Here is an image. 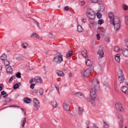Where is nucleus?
<instances>
[{
	"mask_svg": "<svg viewBox=\"0 0 128 128\" xmlns=\"http://www.w3.org/2000/svg\"><path fill=\"white\" fill-rule=\"evenodd\" d=\"M110 38L109 37H106L105 38V40L107 42H110Z\"/></svg>",
	"mask_w": 128,
	"mask_h": 128,
	"instance_id": "nucleus-47",
	"label": "nucleus"
},
{
	"mask_svg": "<svg viewBox=\"0 0 128 128\" xmlns=\"http://www.w3.org/2000/svg\"><path fill=\"white\" fill-rule=\"evenodd\" d=\"M11 101V99L9 98H6L5 100V101L6 102H8Z\"/></svg>",
	"mask_w": 128,
	"mask_h": 128,
	"instance_id": "nucleus-43",
	"label": "nucleus"
},
{
	"mask_svg": "<svg viewBox=\"0 0 128 128\" xmlns=\"http://www.w3.org/2000/svg\"><path fill=\"white\" fill-rule=\"evenodd\" d=\"M8 94H6V95L3 96V98H5L7 97L8 96Z\"/></svg>",
	"mask_w": 128,
	"mask_h": 128,
	"instance_id": "nucleus-63",
	"label": "nucleus"
},
{
	"mask_svg": "<svg viewBox=\"0 0 128 128\" xmlns=\"http://www.w3.org/2000/svg\"><path fill=\"white\" fill-rule=\"evenodd\" d=\"M6 69V72L9 74H10L12 72V70L11 66H9Z\"/></svg>",
	"mask_w": 128,
	"mask_h": 128,
	"instance_id": "nucleus-20",
	"label": "nucleus"
},
{
	"mask_svg": "<svg viewBox=\"0 0 128 128\" xmlns=\"http://www.w3.org/2000/svg\"><path fill=\"white\" fill-rule=\"evenodd\" d=\"M22 47L24 48H26L28 46V44L26 43H24L22 44Z\"/></svg>",
	"mask_w": 128,
	"mask_h": 128,
	"instance_id": "nucleus-35",
	"label": "nucleus"
},
{
	"mask_svg": "<svg viewBox=\"0 0 128 128\" xmlns=\"http://www.w3.org/2000/svg\"><path fill=\"white\" fill-rule=\"evenodd\" d=\"M83 112V109L82 108L80 107H79V114L80 115L82 114V112Z\"/></svg>",
	"mask_w": 128,
	"mask_h": 128,
	"instance_id": "nucleus-29",
	"label": "nucleus"
},
{
	"mask_svg": "<svg viewBox=\"0 0 128 128\" xmlns=\"http://www.w3.org/2000/svg\"><path fill=\"white\" fill-rule=\"evenodd\" d=\"M87 52L86 50L85 49H83L81 52V54L84 57L86 58L88 57L86 54Z\"/></svg>",
	"mask_w": 128,
	"mask_h": 128,
	"instance_id": "nucleus-17",
	"label": "nucleus"
},
{
	"mask_svg": "<svg viewBox=\"0 0 128 128\" xmlns=\"http://www.w3.org/2000/svg\"><path fill=\"white\" fill-rule=\"evenodd\" d=\"M111 24L114 25V29L116 30L117 31L120 28V23L119 19L118 18H116L114 20V22L113 23L112 22Z\"/></svg>",
	"mask_w": 128,
	"mask_h": 128,
	"instance_id": "nucleus-3",
	"label": "nucleus"
},
{
	"mask_svg": "<svg viewBox=\"0 0 128 128\" xmlns=\"http://www.w3.org/2000/svg\"><path fill=\"white\" fill-rule=\"evenodd\" d=\"M34 81L37 83H41L42 82V81L40 77L39 76H37L36 78L34 79Z\"/></svg>",
	"mask_w": 128,
	"mask_h": 128,
	"instance_id": "nucleus-12",
	"label": "nucleus"
},
{
	"mask_svg": "<svg viewBox=\"0 0 128 128\" xmlns=\"http://www.w3.org/2000/svg\"><path fill=\"white\" fill-rule=\"evenodd\" d=\"M115 59L118 62H119L120 60V58L119 57L115 56Z\"/></svg>",
	"mask_w": 128,
	"mask_h": 128,
	"instance_id": "nucleus-44",
	"label": "nucleus"
},
{
	"mask_svg": "<svg viewBox=\"0 0 128 128\" xmlns=\"http://www.w3.org/2000/svg\"><path fill=\"white\" fill-rule=\"evenodd\" d=\"M1 59L4 61L5 60L6 58V56L5 54H3L0 56Z\"/></svg>",
	"mask_w": 128,
	"mask_h": 128,
	"instance_id": "nucleus-23",
	"label": "nucleus"
},
{
	"mask_svg": "<svg viewBox=\"0 0 128 128\" xmlns=\"http://www.w3.org/2000/svg\"><path fill=\"white\" fill-rule=\"evenodd\" d=\"M34 106L37 108H38L40 107V102L38 101V100L36 98H34L33 100Z\"/></svg>",
	"mask_w": 128,
	"mask_h": 128,
	"instance_id": "nucleus-9",
	"label": "nucleus"
},
{
	"mask_svg": "<svg viewBox=\"0 0 128 128\" xmlns=\"http://www.w3.org/2000/svg\"><path fill=\"white\" fill-rule=\"evenodd\" d=\"M68 75L70 77H72V74L71 73L69 74Z\"/></svg>",
	"mask_w": 128,
	"mask_h": 128,
	"instance_id": "nucleus-61",
	"label": "nucleus"
},
{
	"mask_svg": "<svg viewBox=\"0 0 128 128\" xmlns=\"http://www.w3.org/2000/svg\"><path fill=\"white\" fill-rule=\"evenodd\" d=\"M86 65L88 66H90L92 64L90 60L89 59L87 60L86 61Z\"/></svg>",
	"mask_w": 128,
	"mask_h": 128,
	"instance_id": "nucleus-26",
	"label": "nucleus"
},
{
	"mask_svg": "<svg viewBox=\"0 0 128 128\" xmlns=\"http://www.w3.org/2000/svg\"><path fill=\"white\" fill-rule=\"evenodd\" d=\"M63 107L64 109L66 111H68L70 110V106L68 104H67L65 103H64Z\"/></svg>",
	"mask_w": 128,
	"mask_h": 128,
	"instance_id": "nucleus-14",
	"label": "nucleus"
},
{
	"mask_svg": "<svg viewBox=\"0 0 128 128\" xmlns=\"http://www.w3.org/2000/svg\"><path fill=\"white\" fill-rule=\"evenodd\" d=\"M118 80L120 84L124 82L125 80L123 71L122 70L119 69L118 73Z\"/></svg>",
	"mask_w": 128,
	"mask_h": 128,
	"instance_id": "nucleus-6",
	"label": "nucleus"
},
{
	"mask_svg": "<svg viewBox=\"0 0 128 128\" xmlns=\"http://www.w3.org/2000/svg\"><path fill=\"white\" fill-rule=\"evenodd\" d=\"M85 3V2L83 0L80 2L79 3V4L80 6H82Z\"/></svg>",
	"mask_w": 128,
	"mask_h": 128,
	"instance_id": "nucleus-42",
	"label": "nucleus"
},
{
	"mask_svg": "<svg viewBox=\"0 0 128 128\" xmlns=\"http://www.w3.org/2000/svg\"><path fill=\"white\" fill-rule=\"evenodd\" d=\"M92 87L90 88V95L92 106L94 107L96 106V91L99 88V82L96 80H93L92 82Z\"/></svg>",
	"mask_w": 128,
	"mask_h": 128,
	"instance_id": "nucleus-1",
	"label": "nucleus"
},
{
	"mask_svg": "<svg viewBox=\"0 0 128 128\" xmlns=\"http://www.w3.org/2000/svg\"><path fill=\"white\" fill-rule=\"evenodd\" d=\"M10 64L9 62L7 60H6L4 61V64L5 65H6V66H8Z\"/></svg>",
	"mask_w": 128,
	"mask_h": 128,
	"instance_id": "nucleus-34",
	"label": "nucleus"
},
{
	"mask_svg": "<svg viewBox=\"0 0 128 128\" xmlns=\"http://www.w3.org/2000/svg\"><path fill=\"white\" fill-rule=\"evenodd\" d=\"M48 36L50 38H52V34L49 33L48 35Z\"/></svg>",
	"mask_w": 128,
	"mask_h": 128,
	"instance_id": "nucleus-58",
	"label": "nucleus"
},
{
	"mask_svg": "<svg viewBox=\"0 0 128 128\" xmlns=\"http://www.w3.org/2000/svg\"><path fill=\"white\" fill-rule=\"evenodd\" d=\"M24 58V56H21L20 57V60H21L23 59Z\"/></svg>",
	"mask_w": 128,
	"mask_h": 128,
	"instance_id": "nucleus-60",
	"label": "nucleus"
},
{
	"mask_svg": "<svg viewBox=\"0 0 128 128\" xmlns=\"http://www.w3.org/2000/svg\"><path fill=\"white\" fill-rule=\"evenodd\" d=\"M86 15L88 18L92 17L94 18L95 17V12L90 8H88L86 9Z\"/></svg>",
	"mask_w": 128,
	"mask_h": 128,
	"instance_id": "nucleus-4",
	"label": "nucleus"
},
{
	"mask_svg": "<svg viewBox=\"0 0 128 128\" xmlns=\"http://www.w3.org/2000/svg\"><path fill=\"white\" fill-rule=\"evenodd\" d=\"M39 92L41 95H42L43 93V90L42 88H40L39 90Z\"/></svg>",
	"mask_w": 128,
	"mask_h": 128,
	"instance_id": "nucleus-40",
	"label": "nucleus"
},
{
	"mask_svg": "<svg viewBox=\"0 0 128 128\" xmlns=\"http://www.w3.org/2000/svg\"><path fill=\"white\" fill-rule=\"evenodd\" d=\"M14 78H16L15 76H13L10 78L8 81L9 83H10V82L13 80Z\"/></svg>",
	"mask_w": 128,
	"mask_h": 128,
	"instance_id": "nucleus-36",
	"label": "nucleus"
},
{
	"mask_svg": "<svg viewBox=\"0 0 128 128\" xmlns=\"http://www.w3.org/2000/svg\"><path fill=\"white\" fill-rule=\"evenodd\" d=\"M86 99L87 101L89 102H90V100L89 98H86Z\"/></svg>",
	"mask_w": 128,
	"mask_h": 128,
	"instance_id": "nucleus-62",
	"label": "nucleus"
},
{
	"mask_svg": "<svg viewBox=\"0 0 128 128\" xmlns=\"http://www.w3.org/2000/svg\"><path fill=\"white\" fill-rule=\"evenodd\" d=\"M109 18H110V23L112 22L113 23L114 22V14L112 12H110L108 14Z\"/></svg>",
	"mask_w": 128,
	"mask_h": 128,
	"instance_id": "nucleus-8",
	"label": "nucleus"
},
{
	"mask_svg": "<svg viewBox=\"0 0 128 128\" xmlns=\"http://www.w3.org/2000/svg\"><path fill=\"white\" fill-rule=\"evenodd\" d=\"M104 6L102 4H100V12H103L104 10Z\"/></svg>",
	"mask_w": 128,
	"mask_h": 128,
	"instance_id": "nucleus-24",
	"label": "nucleus"
},
{
	"mask_svg": "<svg viewBox=\"0 0 128 128\" xmlns=\"http://www.w3.org/2000/svg\"><path fill=\"white\" fill-rule=\"evenodd\" d=\"M91 2L94 3H96L98 2V0H91Z\"/></svg>",
	"mask_w": 128,
	"mask_h": 128,
	"instance_id": "nucleus-53",
	"label": "nucleus"
},
{
	"mask_svg": "<svg viewBox=\"0 0 128 128\" xmlns=\"http://www.w3.org/2000/svg\"><path fill=\"white\" fill-rule=\"evenodd\" d=\"M33 82V78H31L30 81V84H32V83Z\"/></svg>",
	"mask_w": 128,
	"mask_h": 128,
	"instance_id": "nucleus-55",
	"label": "nucleus"
},
{
	"mask_svg": "<svg viewBox=\"0 0 128 128\" xmlns=\"http://www.w3.org/2000/svg\"><path fill=\"white\" fill-rule=\"evenodd\" d=\"M96 15L98 19L100 18H101L102 16V14L99 12H97L96 13Z\"/></svg>",
	"mask_w": 128,
	"mask_h": 128,
	"instance_id": "nucleus-33",
	"label": "nucleus"
},
{
	"mask_svg": "<svg viewBox=\"0 0 128 128\" xmlns=\"http://www.w3.org/2000/svg\"><path fill=\"white\" fill-rule=\"evenodd\" d=\"M104 86L107 87H108L109 86V85H108V83L106 82H104Z\"/></svg>",
	"mask_w": 128,
	"mask_h": 128,
	"instance_id": "nucleus-46",
	"label": "nucleus"
},
{
	"mask_svg": "<svg viewBox=\"0 0 128 128\" xmlns=\"http://www.w3.org/2000/svg\"><path fill=\"white\" fill-rule=\"evenodd\" d=\"M122 7L123 9L125 10H127L128 9V6L126 4H123Z\"/></svg>",
	"mask_w": 128,
	"mask_h": 128,
	"instance_id": "nucleus-32",
	"label": "nucleus"
},
{
	"mask_svg": "<svg viewBox=\"0 0 128 128\" xmlns=\"http://www.w3.org/2000/svg\"><path fill=\"white\" fill-rule=\"evenodd\" d=\"M76 97L80 98H84V96L83 94L80 92H77L75 94Z\"/></svg>",
	"mask_w": 128,
	"mask_h": 128,
	"instance_id": "nucleus-16",
	"label": "nucleus"
},
{
	"mask_svg": "<svg viewBox=\"0 0 128 128\" xmlns=\"http://www.w3.org/2000/svg\"><path fill=\"white\" fill-rule=\"evenodd\" d=\"M35 84H31V85H30V87L32 89H33L34 88Z\"/></svg>",
	"mask_w": 128,
	"mask_h": 128,
	"instance_id": "nucleus-51",
	"label": "nucleus"
},
{
	"mask_svg": "<svg viewBox=\"0 0 128 128\" xmlns=\"http://www.w3.org/2000/svg\"><path fill=\"white\" fill-rule=\"evenodd\" d=\"M100 34H98L96 35L97 38V39L98 40H99L100 39Z\"/></svg>",
	"mask_w": 128,
	"mask_h": 128,
	"instance_id": "nucleus-45",
	"label": "nucleus"
},
{
	"mask_svg": "<svg viewBox=\"0 0 128 128\" xmlns=\"http://www.w3.org/2000/svg\"><path fill=\"white\" fill-rule=\"evenodd\" d=\"M68 6H66L64 8V10L66 11H68Z\"/></svg>",
	"mask_w": 128,
	"mask_h": 128,
	"instance_id": "nucleus-54",
	"label": "nucleus"
},
{
	"mask_svg": "<svg viewBox=\"0 0 128 128\" xmlns=\"http://www.w3.org/2000/svg\"><path fill=\"white\" fill-rule=\"evenodd\" d=\"M125 63L127 64H128V60H125Z\"/></svg>",
	"mask_w": 128,
	"mask_h": 128,
	"instance_id": "nucleus-64",
	"label": "nucleus"
},
{
	"mask_svg": "<svg viewBox=\"0 0 128 128\" xmlns=\"http://www.w3.org/2000/svg\"><path fill=\"white\" fill-rule=\"evenodd\" d=\"M104 124V128H109V126L104 121L103 122Z\"/></svg>",
	"mask_w": 128,
	"mask_h": 128,
	"instance_id": "nucleus-31",
	"label": "nucleus"
},
{
	"mask_svg": "<svg viewBox=\"0 0 128 128\" xmlns=\"http://www.w3.org/2000/svg\"><path fill=\"white\" fill-rule=\"evenodd\" d=\"M3 84H0V91L2 90L4 86H3Z\"/></svg>",
	"mask_w": 128,
	"mask_h": 128,
	"instance_id": "nucleus-52",
	"label": "nucleus"
},
{
	"mask_svg": "<svg viewBox=\"0 0 128 128\" xmlns=\"http://www.w3.org/2000/svg\"><path fill=\"white\" fill-rule=\"evenodd\" d=\"M104 22V21L102 19H100L98 21V24H101Z\"/></svg>",
	"mask_w": 128,
	"mask_h": 128,
	"instance_id": "nucleus-38",
	"label": "nucleus"
},
{
	"mask_svg": "<svg viewBox=\"0 0 128 128\" xmlns=\"http://www.w3.org/2000/svg\"><path fill=\"white\" fill-rule=\"evenodd\" d=\"M24 102L27 104H29L31 102L32 100L29 98H24Z\"/></svg>",
	"mask_w": 128,
	"mask_h": 128,
	"instance_id": "nucleus-19",
	"label": "nucleus"
},
{
	"mask_svg": "<svg viewBox=\"0 0 128 128\" xmlns=\"http://www.w3.org/2000/svg\"><path fill=\"white\" fill-rule=\"evenodd\" d=\"M57 85L56 84V85H55V88H56L58 92L59 93V88L58 87H57Z\"/></svg>",
	"mask_w": 128,
	"mask_h": 128,
	"instance_id": "nucleus-56",
	"label": "nucleus"
},
{
	"mask_svg": "<svg viewBox=\"0 0 128 128\" xmlns=\"http://www.w3.org/2000/svg\"><path fill=\"white\" fill-rule=\"evenodd\" d=\"M77 31L79 32H83L84 29L81 26L78 24L77 26Z\"/></svg>",
	"mask_w": 128,
	"mask_h": 128,
	"instance_id": "nucleus-18",
	"label": "nucleus"
},
{
	"mask_svg": "<svg viewBox=\"0 0 128 128\" xmlns=\"http://www.w3.org/2000/svg\"><path fill=\"white\" fill-rule=\"evenodd\" d=\"M114 50L116 51H118V50H120L118 46H116L115 47Z\"/></svg>",
	"mask_w": 128,
	"mask_h": 128,
	"instance_id": "nucleus-50",
	"label": "nucleus"
},
{
	"mask_svg": "<svg viewBox=\"0 0 128 128\" xmlns=\"http://www.w3.org/2000/svg\"><path fill=\"white\" fill-rule=\"evenodd\" d=\"M125 19V21L126 24L128 25V16H126Z\"/></svg>",
	"mask_w": 128,
	"mask_h": 128,
	"instance_id": "nucleus-39",
	"label": "nucleus"
},
{
	"mask_svg": "<svg viewBox=\"0 0 128 128\" xmlns=\"http://www.w3.org/2000/svg\"><path fill=\"white\" fill-rule=\"evenodd\" d=\"M72 52L71 51H68V53L66 54V57L68 58L71 56L72 54Z\"/></svg>",
	"mask_w": 128,
	"mask_h": 128,
	"instance_id": "nucleus-25",
	"label": "nucleus"
},
{
	"mask_svg": "<svg viewBox=\"0 0 128 128\" xmlns=\"http://www.w3.org/2000/svg\"><path fill=\"white\" fill-rule=\"evenodd\" d=\"M34 20V23L36 24L37 26L40 29V28L39 27V23Z\"/></svg>",
	"mask_w": 128,
	"mask_h": 128,
	"instance_id": "nucleus-48",
	"label": "nucleus"
},
{
	"mask_svg": "<svg viewBox=\"0 0 128 128\" xmlns=\"http://www.w3.org/2000/svg\"><path fill=\"white\" fill-rule=\"evenodd\" d=\"M118 118L121 119L119 122L120 128H122L123 125V118L121 114H119L118 116Z\"/></svg>",
	"mask_w": 128,
	"mask_h": 128,
	"instance_id": "nucleus-10",
	"label": "nucleus"
},
{
	"mask_svg": "<svg viewBox=\"0 0 128 128\" xmlns=\"http://www.w3.org/2000/svg\"><path fill=\"white\" fill-rule=\"evenodd\" d=\"M121 90L125 94H127L128 93V88L127 86H124L121 88Z\"/></svg>",
	"mask_w": 128,
	"mask_h": 128,
	"instance_id": "nucleus-11",
	"label": "nucleus"
},
{
	"mask_svg": "<svg viewBox=\"0 0 128 128\" xmlns=\"http://www.w3.org/2000/svg\"><path fill=\"white\" fill-rule=\"evenodd\" d=\"M57 74L60 76L63 77L64 76V73L62 71L58 70L56 71Z\"/></svg>",
	"mask_w": 128,
	"mask_h": 128,
	"instance_id": "nucleus-15",
	"label": "nucleus"
},
{
	"mask_svg": "<svg viewBox=\"0 0 128 128\" xmlns=\"http://www.w3.org/2000/svg\"><path fill=\"white\" fill-rule=\"evenodd\" d=\"M31 37L32 38H34L38 39L39 38V37L38 34L36 33H33L31 35Z\"/></svg>",
	"mask_w": 128,
	"mask_h": 128,
	"instance_id": "nucleus-22",
	"label": "nucleus"
},
{
	"mask_svg": "<svg viewBox=\"0 0 128 128\" xmlns=\"http://www.w3.org/2000/svg\"><path fill=\"white\" fill-rule=\"evenodd\" d=\"M95 17H94V18H89V21L90 23V24H94L95 23V22L94 21V20L95 18Z\"/></svg>",
	"mask_w": 128,
	"mask_h": 128,
	"instance_id": "nucleus-21",
	"label": "nucleus"
},
{
	"mask_svg": "<svg viewBox=\"0 0 128 128\" xmlns=\"http://www.w3.org/2000/svg\"><path fill=\"white\" fill-rule=\"evenodd\" d=\"M82 21L84 22H85L86 21V19L85 18H83L82 20Z\"/></svg>",
	"mask_w": 128,
	"mask_h": 128,
	"instance_id": "nucleus-57",
	"label": "nucleus"
},
{
	"mask_svg": "<svg viewBox=\"0 0 128 128\" xmlns=\"http://www.w3.org/2000/svg\"><path fill=\"white\" fill-rule=\"evenodd\" d=\"M21 73L19 72H18L16 74V76L17 78H21Z\"/></svg>",
	"mask_w": 128,
	"mask_h": 128,
	"instance_id": "nucleus-30",
	"label": "nucleus"
},
{
	"mask_svg": "<svg viewBox=\"0 0 128 128\" xmlns=\"http://www.w3.org/2000/svg\"><path fill=\"white\" fill-rule=\"evenodd\" d=\"M6 94V92L5 91H2L1 92V94L2 96Z\"/></svg>",
	"mask_w": 128,
	"mask_h": 128,
	"instance_id": "nucleus-49",
	"label": "nucleus"
},
{
	"mask_svg": "<svg viewBox=\"0 0 128 128\" xmlns=\"http://www.w3.org/2000/svg\"><path fill=\"white\" fill-rule=\"evenodd\" d=\"M121 54V53H119L117 54H116V56H117L118 57H119V58H120V55Z\"/></svg>",
	"mask_w": 128,
	"mask_h": 128,
	"instance_id": "nucleus-59",
	"label": "nucleus"
},
{
	"mask_svg": "<svg viewBox=\"0 0 128 128\" xmlns=\"http://www.w3.org/2000/svg\"><path fill=\"white\" fill-rule=\"evenodd\" d=\"M21 84L20 82H19L18 83H16L15 84H14V88L15 87V86H16V85H17V87H15L16 88H18L19 87V86H20Z\"/></svg>",
	"mask_w": 128,
	"mask_h": 128,
	"instance_id": "nucleus-41",
	"label": "nucleus"
},
{
	"mask_svg": "<svg viewBox=\"0 0 128 128\" xmlns=\"http://www.w3.org/2000/svg\"><path fill=\"white\" fill-rule=\"evenodd\" d=\"M94 72L93 67L92 66L85 70L84 72L83 76L85 78L89 76L90 74Z\"/></svg>",
	"mask_w": 128,
	"mask_h": 128,
	"instance_id": "nucleus-5",
	"label": "nucleus"
},
{
	"mask_svg": "<svg viewBox=\"0 0 128 128\" xmlns=\"http://www.w3.org/2000/svg\"><path fill=\"white\" fill-rule=\"evenodd\" d=\"M51 104L54 107H56L57 106V104L56 102H52Z\"/></svg>",
	"mask_w": 128,
	"mask_h": 128,
	"instance_id": "nucleus-28",
	"label": "nucleus"
},
{
	"mask_svg": "<svg viewBox=\"0 0 128 128\" xmlns=\"http://www.w3.org/2000/svg\"><path fill=\"white\" fill-rule=\"evenodd\" d=\"M106 30L104 29V30H100V33H103L102 35H104L106 32Z\"/></svg>",
	"mask_w": 128,
	"mask_h": 128,
	"instance_id": "nucleus-37",
	"label": "nucleus"
},
{
	"mask_svg": "<svg viewBox=\"0 0 128 128\" xmlns=\"http://www.w3.org/2000/svg\"><path fill=\"white\" fill-rule=\"evenodd\" d=\"M115 106L116 108L119 110L120 112H124V108L122 107L121 104L119 102L115 104Z\"/></svg>",
	"mask_w": 128,
	"mask_h": 128,
	"instance_id": "nucleus-7",
	"label": "nucleus"
},
{
	"mask_svg": "<svg viewBox=\"0 0 128 128\" xmlns=\"http://www.w3.org/2000/svg\"><path fill=\"white\" fill-rule=\"evenodd\" d=\"M26 118H24L22 119V126L23 127H24L25 124L26 123Z\"/></svg>",
	"mask_w": 128,
	"mask_h": 128,
	"instance_id": "nucleus-27",
	"label": "nucleus"
},
{
	"mask_svg": "<svg viewBox=\"0 0 128 128\" xmlns=\"http://www.w3.org/2000/svg\"><path fill=\"white\" fill-rule=\"evenodd\" d=\"M97 53L99 54L100 58H102L104 56V53L102 50H99Z\"/></svg>",
	"mask_w": 128,
	"mask_h": 128,
	"instance_id": "nucleus-13",
	"label": "nucleus"
},
{
	"mask_svg": "<svg viewBox=\"0 0 128 128\" xmlns=\"http://www.w3.org/2000/svg\"><path fill=\"white\" fill-rule=\"evenodd\" d=\"M55 56L53 59V61L56 62V63H60L63 60L62 55L60 53L57 52Z\"/></svg>",
	"mask_w": 128,
	"mask_h": 128,
	"instance_id": "nucleus-2",
	"label": "nucleus"
}]
</instances>
